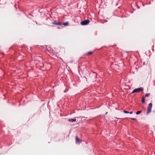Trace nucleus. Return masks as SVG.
Segmentation results:
<instances>
[{"label":"nucleus","mask_w":155,"mask_h":155,"mask_svg":"<svg viewBox=\"0 0 155 155\" xmlns=\"http://www.w3.org/2000/svg\"><path fill=\"white\" fill-rule=\"evenodd\" d=\"M76 120L75 119L73 118V119H69L68 120L69 122H75L76 121Z\"/></svg>","instance_id":"6"},{"label":"nucleus","mask_w":155,"mask_h":155,"mask_svg":"<svg viewBox=\"0 0 155 155\" xmlns=\"http://www.w3.org/2000/svg\"><path fill=\"white\" fill-rule=\"evenodd\" d=\"M52 24L56 25H61V23H60V22H57L56 21H55L54 22L52 23Z\"/></svg>","instance_id":"4"},{"label":"nucleus","mask_w":155,"mask_h":155,"mask_svg":"<svg viewBox=\"0 0 155 155\" xmlns=\"http://www.w3.org/2000/svg\"><path fill=\"white\" fill-rule=\"evenodd\" d=\"M93 52L91 51H89L87 52V53L86 54L87 55H90Z\"/></svg>","instance_id":"9"},{"label":"nucleus","mask_w":155,"mask_h":155,"mask_svg":"<svg viewBox=\"0 0 155 155\" xmlns=\"http://www.w3.org/2000/svg\"><path fill=\"white\" fill-rule=\"evenodd\" d=\"M150 95V94L149 93H147L146 94L145 96L146 97H148Z\"/></svg>","instance_id":"11"},{"label":"nucleus","mask_w":155,"mask_h":155,"mask_svg":"<svg viewBox=\"0 0 155 155\" xmlns=\"http://www.w3.org/2000/svg\"><path fill=\"white\" fill-rule=\"evenodd\" d=\"M76 142H78V143H79L80 142H81V141H80V139H79V138L77 137L76 136Z\"/></svg>","instance_id":"5"},{"label":"nucleus","mask_w":155,"mask_h":155,"mask_svg":"<svg viewBox=\"0 0 155 155\" xmlns=\"http://www.w3.org/2000/svg\"><path fill=\"white\" fill-rule=\"evenodd\" d=\"M152 107V104L151 103L149 104L147 107V114H148L151 112Z\"/></svg>","instance_id":"1"},{"label":"nucleus","mask_w":155,"mask_h":155,"mask_svg":"<svg viewBox=\"0 0 155 155\" xmlns=\"http://www.w3.org/2000/svg\"><path fill=\"white\" fill-rule=\"evenodd\" d=\"M124 112L125 113H126V114H128V113H129V112L128 111H125V110H124Z\"/></svg>","instance_id":"12"},{"label":"nucleus","mask_w":155,"mask_h":155,"mask_svg":"<svg viewBox=\"0 0 155 155\" xmlns=\"http://www.w3.org/2000/svg\"><path fill=\"white\" fill-rule=\"evenodd\" d=\"M133 113V111H131V112H129V113H130V114H132Z\"/></svg>","instance_id":"15"},{"label":"nucleus","mask_w":155,"mask_h":155,"mask_svg":"<svg viewBox=\"0 0 155 155\" xmlns=\"http://www.w3.org/2000/svg\"><path fill=\"white\" fill-rule=\"evenodd\" d=\"M90 22V21L89 20H86L82 21L81 22V24L82 25H85L89 24Z\"/></svg>","instance_id":"3"},{"label":"nucleus","mask_w":155,"mask_h":155,"mask_svg":"<svg viewBox=\"0 0 155 155\" xmlns=\"http://www.w3.org/2000/svg\"><path fill=\"white\" fill-rule=\"evenodd\" d=\"M69 22H66L65 23H64L63 24L65 26H67L68 25Z\"/></svg>","instance_id":"7"},{"label":"nucleus","mask_w":155,"mask_h":155,"mask_svg":"<svg viewBox=\"0 0 155 155\" xmlns=\"http://www.w3.org/2000/svg\"><path fill=\"white\" fill-rule=\"evenodd\" d=\"M145 97H142V102L143 103H144L145 102Z\"/></svg>","instance_id":"8"},{"label":"nucleus","mask_w":155,"mask_h":155,"mask_svg":"<svg viewBox=\"0 0 155 155\" xmlns=\"http://www.w3.org/2000/svg\"><path fill=\"white\" fill-rule=\"evenodd\" d=\"M143 90V88L141 87L138 88H136L133 90V91L131 92V94H133L135 92H138L140 91H142Z\"/></svg>","instance_id":"2"},{"label":"nucleus","mask_w":155,"mask_h":155,"mask_svg":"<svg viewBox=\"0 0 155 155\" xmlns=\"http://www.w3.org/2000/svg\"><path fill=\"white\" fill-rule=\"evenodd\" d=\"M94 75L95 76V78H96V76H97V74L95 72H94Z\"/></svg>","instance_id":"14"},{"label":"nucleus","mask_w":155,"mask_h":155,"mask_svg":"<svg viewBox=\"0 0 155 155\" xmlns=\"http://www.w3.org/2000/svg\"><path fill=\"white\" fill-rule=\"evenodd\" d=\"M130 119L133 120H136V119L135 118H131Z\"/></svg>","instance_id":"13"},{"label":"nucleus","mask_w":155,"mask_h":155,"mask_svg":"<svg viewBox=\"0 0 155 155\" xmlns=\"http://www.w3.org/2000/svg\"><path fill=\"white\" fill-rule=\"evenodd\" d=\"M107 112H106V114H107Z\"/></svg>","instance_id":"16"},{"label":"nucleus","mask_w":155,"mask_h":155,"mask_svg":"<svg viewBox=\"0 0 155 155\" xmlns=\"http://www.w3.org/2000/svg\"><path fill=\"white\" fill-rule=\"evenodd\" d=\"M141 112V111H138L136 112V114L137 115L139 114H140Z\"/></svg>","instance_id":"10"}]
</instances>
